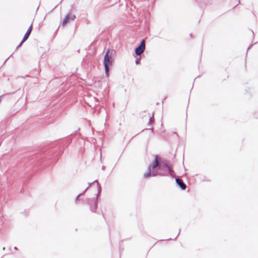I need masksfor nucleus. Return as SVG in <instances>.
Masks as SVG:
<instances>
[{"label":"nucleus","mask_w":258,"mask_h":258,"mask_svg":"<svg viewBox=\"0 0 258 258\" xmlns=\"http://www.w3.org/2000/svg\"><path fill=\"white\" fill-rule=\"evenodd\" d=\"M109 50H108L104 56V62H103L104 66L105 67V74L107 76H108V75H109V67L110 65L111 64V61H110V57L109 56Z\"/></svg>","instance_id":"obj_2"},{"label":"nucleus","mask_w":258,"mask_h":258,"mask_svg":"<svg viewBox=\"0 0 258 258\" xmlns=\"http://www.w3.org/2000/svg\"><path fill=\"white\" fill-rule=\"evenodd\" d=\"M32 25H31L30 27L28 28L27 32L26 33L22 41H21L20 45H22V44L29 37L30 33H31V32L32 31Z\"/></svg>","instance_id":"obj_5"},{"label":"nucleus","mask_w":258,"mask_h":258,"mask_svg":"<svg viewBox=\"0 0 258 258\" xmlns=\"http://www.w3.org/2000/svg\"><path fill=\"white\" fill-rule=\"evenodd\" d=\"M167 167V168H168V169L169 171L171 173L172 171L170 170V169L169 168V167Z\"/></svg>","instance_id":"obj_8"},{"label":"nucleus","mask_w":258,"mask_h":258,"mask_svg":"<svg viewBox=\"0 0 258 258\" xmlns=\"http://www.w3.org/2000/svg\"><path fill=\"white\" fill-rule=\"evenodd\" d=\"M176 183L179 185L182 189H185L186 188V185L182 182V181L178 179H176Z\"/></svg>","instance_id":"obj_6"},{"label":"nucleus","mask_w":258,"mask_h":258,"mask_svg":"<svg viewBox=\"0 0 258 258\" xmlns=\"http://www.w3.org/2000/svg\"><path fill=\"white\" fill-rule=\"evenodd\" d=\"M161 166H158V161L157 157L156 156L153 163L149 167V171L147 173L144 174L145 177H149L150 176H156L161 175L163 173L159 172Z\"/></svg>","instance_id":"obj_1"},{"label":"nucleus","mask_w":258,"mask_h":258,"mask_svg":"<svg viewBox=\"0 0 258 258\" xmlns=\"http://www.w3.org/2000/svg\"><path fill=\"white\" fill-rule=\"evenodd\" d=\"M76 17L74 15H68L62 22V26H64L70 20H74Z\"/></svg>","instance_id":"obj_4"},{"label":"nucleus","mask_w":258,"mask_h":258,"mask_svg":"<svg viewBox=\"0 0 258 258\" xmlns=\"http://www.w3.org/2000/svg\"><path fill=\"white\" fill-rule=\"evenodd\" d=\"M139 61H140V59H137L136 60V63L137 64L139 62Z\"/></svg>","instance_id":"obj_7"},{"label":"nucleus","mask_w":258,"mask_h":258,"mask_svg":"<svg viewBox=\"0 0 258 258\" xmlns=\"http://www.w3.org/2000/svg\"><path fill=\"white\" fill-rule=\"evenodd\" d=\"M145 49V42L144 40H143L140 45L135 49V53L137 55L141 54Z\"/></svg>","instance_id":"obj_3"}]
</instances>
